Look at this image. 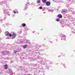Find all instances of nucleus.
<instances>
[{
  "instance_id": "nucleus-1",
  "label": "nucleus",
  "mask_w": 75,
  "mask_h": 75,
  "mask_svg": "<svg viewBox=\"0 0 75 75\" xmlns=\"http://www.w3.org/2000/svg\"><path fill=\"white\" fill-rule=\"evenodd\" d=\"M5 34L6 36H8V35H9L10 37H11L12 36V35L10 34V33L8 32H6L5 33Z\"/></svg>"
},
{
  "instance_id": "nucleus-2",
  "label": "nucleus",
  "mask_w": 75,
  "mask_h": 75,
  "mask_svg": "<svg viewBox=\"0 0 75 75\" xmlns=\"http://www.w3.org/2000/svg\"><path fill=\"white\" fill-rule=\"evenodd\" d=\"M62 13L63 14H65V13H68V10L67 9H64V10H62Z\"/></svg>"
},
{
  "instance_id": "nucleus-3",
  "label": "nucleus",
  "mask_w": 75,
  "mask_h": 75,
  "mask_svg": "<svg viewBox=\"0 0 75 75\" xmlns=\"http://www.w3.org/2000/svg\"><path fill=\"white\" fill-rule=\"evenodd\" d=\"M65 36L64 35H63L61 37V40H65Z\"/></svg>"
},
{
  "instance_id": "nucleus-4",
  "label": "nucleus",
  "mask_w": 75,
  "mask_h": 75,
  "mask_svg": "<svg viewBox=\"0 0 75 75\" xmlns=\"http://www.w3.org/2000/svg\"><path fill=\"white\" fill-rule=\"evenodd\" d=\"M46 6H50V4H51L50 2L48 1L46 2Z\"/></svg>"
},
{
  "instance_id": "nucleus-5",
  "label": "nucleus",
  "mask_w": 75,
  "mask_h": 75,
  "mask_svg": "<svg viewBox=\"0 0 75 75\" xmlns=\"http://www.w3.org/2000/svg\"><path fill=\"white\" fill-rule=\"evenodd\" d=\"M16 34L13 33L12 35L13 37L12 38H14L16 37Z\"/></svg>"
},
{
  "instance_id": "nucleus-6",
  "label": "nucleus",
  "mask_w": 75,
  "mask_h": 75,
  "mask_svg": "<svg viewBox=\"0 0 75 75\" xmlns=\"http://www.w3.org/2000/svg\"><path fill=\"white\" fill-rule=\"evenodd\" d=\"M57 16L58 17H59V18H62V16L61 14H59Z\"/></svg>"
},
{
  "instance_id": "nucleus-7",
  "label": "nucleus",
  "mask_w": 75,
  "mask_h": 75,
  "mask_svg": "<svg viewBox=\"0 0 75 75\" xmlns=\"http://www.w3.org/2000/svg\"><path fill=\"white\" fill-rule=\"evenodd\" d=\"M42 2L43 3H47V0H42Z\"/></svg>"
},
{
  "instance_id": "nucleus-8",
  "label": "nucleus",
  "mask_w": 75,
  "mask_h": 75,
  "mask_svg": "<svg viewBox=\"0 0 75 75\" xmlns=\"http://www.w3.org/2000/svg\"><path fill=\"white\" fill-rule=\"evenodd\" d=\"M7 64H5V69H7Z\"/></svg>"
},
{
  "instance_id": "nucleus-9",
  "label": "nucleus",
  "mask_w": 75,
  "mask_h": 75,
  "mask_svg": "<svg viewBox=\"0 0 75 75\" xmlns=\"http://www.w3.org/2000/svg\"><path fill=\"white\" fill-rule=\"evenodd\" d=\"M27 47V45H25L23 46V48L25 49V48Z\"/></svg>"
},
{
  "instance_id": "nucleus-10",
  "label": "nucleus",
  "mask_w": 75,
  "mask_h": 75,
  "mask_svg": "<svg viewBox=\"0 0 75 75\" xmlns=\"http://www.w3.org/2000/svg\"><path fill=\"white\" fill-rule=\"evenodd\" d=\"M25 6V8L24 10H26V9L27 8V5L26 4Z\"/></svg>"
},
{
  "instance_id": "nucleus-11",
  "label": "nucleus",
  "mask_w": 75,
  "mask_h": 75,
  "mask_svg": "<svg viewBox=\"0 0 75 75\" xmlns=\"http://www.w3.org/2000/svg\"><path fill=\"white\" fill-rule=\"evenodd\" d=\"M21 25L23 26V27H25V26L26 25L25 24V23H22Z\"/></svg>"
},
{
  "instance_id": "nucleus-12",
  "label": "nucleus",
  "mask_w": 75,
  "mask_h": 75,
  "mask_svg": "<svg viewBox=\"0 0 75 75\" xmlns=\"http://www.w3.org/2000/svg\"><path fill=\"white\" fill-rule=\"evenodd\" d=\"M13 13L14 14H16V13H18V11H14Z\"/></svg>"
},
{
  "instance_id": "nucleus-13",
  "label": "nucleus",
  "mask_w": 75,
  "mask_h": 75,
  "mask_svg": "<svg viewBox=\"0 0 75 75\" xmlns=\"http://www.w3.org/2000/svg\"><path fill=\"white\" fill-rule=\"evenodd\" d=\"M37 3H41V1L40 0H39L38 1H37Z\"/></svg>"
},
{
  "instance_id": "nucleus-14",
  "label": "nucleus",
  "mask_w": 75,
  "mask_h": 75,
  "mask_svg": "<svg viewBox=\"0 0 75 75\" xmlns=\"http://www.w3.org/2000/svg\"><path fill=\"white\" fill-rule=\"evenodd\" d=\"M48 11H54V10H53V9H52V10L49 9L48 10Z\"/></svg>"
},
{
  "instance_id": "nucleus-15",
  "label": "nucleus",
  "mask_w": 75,
  "mask_h": 75,
  "mask_svg": "<svg viewBox=\"0 0 75 75\" xmlns=\"http://www.w3.org/2000/svg\"><path fill=\"white\" fill-rule=\"evenodd\" d=\"M59 21V18H57L56 19V21Z\"/></svg>"
},
{
  "instance_id": "nucleus-16",
  "label": "nucleus",
  "mask_w": 75,
  "mask_h": 75,
  "mask_svg": "<svg viewBox=\"0 0 75 75\" xmlns=\"http://www.w3.org/2000/svg\"><path fill=\"white\" fill-rule=\"evenodd\" d=\"M13 52H14V53H16V52H17V51H16V50H14L13 51Z\"/></svg>"
},
{
  "instance_id": "nucleus-17",
  "label": "nucleus",
  "mask_w": 75,
  "mask_h": 75,
  "mask_svg": "<svg viewBox=\"0 0 75 75\" xmlns=\"http://www.w3.org/2000/svg\"><path fill=\"white\" fill-rule=\"evenodd\" d=\"M42 7L41 6L40 7V10L42 9Z\"/></svg>"
},
{
  "instance_id": "nucleus-18",
  "label": "nucleus",
  "mask_w": 75,
  "mask_h": 75,
  "mask_svg": "<svg viewBox=\"0 0 75 75\" xmlns=\"http://www.w3.org/2000/svg\"><path fill=\"white\" fill-rule=\"evenodd\" d=\"M44 10H45V8H44L42 9V11H44Z\"/></svg>"
},
{
  "instance_id": "nucleus-19",
  "label": "nucleus",
  "mask_w": 75,
  "mask_h": 75,
  "mask_svg": "<svg viewBox=\"0 0 75 75\" xmlns=\"http://www.w3.org/2000/svg\"><path fill=\"white\" fill-rule=\"evenodd\" d=\"M21 33H22V32L21 31H20V32H19V34H21Z\"/></svg>"
},
{
  "instance_id": "nucleus-20",
  "label": "nucleus",
  "mask_w": 75,
  "mask_h": 75,
  "mask_svg": "<svg viewBox=\"0 0 75 75\" xmlns=\"http://www.w3.org/2000/svg\"><path fill=\"white\" fill-rule=\"evenodd\" d=\"M26 41H27V42H26V43H28L29 42V41H27V40H26Z\"/></svg>"
},
{
  "instance_id": "nucleus-21",
  "label": "nucleus",
  "mask_w": 75,
  "mask_h": 75,
  "mask_svg": "<svg viewBox=\"0 0 75 75\" xmlns=\"http://www.w3.org/2000/svg\"><path fill=\"white\" fill-rule=\"evenodd\" d=\"M1 32V29H0V33Z\"/></svg>"
},
{
  "instance_id": "nucleus-22",
  "label": "nucleus",
  "mask_w": 75,
  "mask_h": 75,
  "mask_svg": "<svg viewBox=\"0 0 75 75\" xmlns=\"http://www.w3.org/2000/svg\"><path fill=\"white\" fill-rule=\"evenodd\" d=\"M40 58V56H38V57H37L38 58Z\"/></svg>"
},
{
  "instance_id": "nucleus-23",
  "label": "nucleus",
  "mask_w": 75,
  "mask_h": 75,
  "mask_svg": "<svg viewBox=\"0 0 75 75\" xmlns=\"http://www.w3.org/2000/svg\"><path fill=\"white\" fill-rule=\"evenodd\" d=\"M8 15H9V16H10V14H8Z\"/></svg>"
},
{
  "instance_id": "nucleus-24",
  "label": "nucleus",
  "mask_w": 75,
  "mask_h": 75,
  "mask_svg": "<svg viewBox=\"0 0 75 75\" xmlns=\"http://www.w3.org/2000/svg\"><path fill=\"white\" fill-rule=\"evenodd\" d=\"M29 3H28H28H27V4H29Z\"/></svg>"
},
{
  "instance_id": "nucleus-25",
  "label": "nucleus",
  "mask_w": 75,
  "mask_h": 75,
  "mask_svg": "<svg viewBox=\"0 0 75 75\" xmlns=\"http://www.w3.org/2000/svg\"><path fill=\"white\" fill-rule=\"evenodd\" d=\"M43 13H45V12H43Z\"/></svg>"
},
{
  "instance_id": "nucleus-26",
  "label": "nucleus",
  "mask_w": 75,
  "mask_h": 75,
  "mask_svg": "<svg viewBox=\"0 0 75 75\" xmlns=\"http://www.w3.org/2000/svg\"><path fill=\"white\" fill-rule=\"evenodd\" d=\"M25 41H26V40H25V41H24V42H25Z\"/></svg>"
},
{
  "instance_id": "nucleus-27",
  "label": "nucleus",
  "mask_w": 75,
  "mask_h": 75,
  "mask_svg": "<svg viewBox=\"0 0 75 75\" xmlns=\"http://www.w3.org/2000/svg\"><path fill=\"white\" fill-rule=\"evenodd\" d=\"M28 43H29V44H30V42H29Z\"/></svg>"
},
{
  "instance_id": "nucleus-28",
  "label": "nucleus",
  "mask_w": 75,
  "mask_h": 75,
  "mask_svg": "<svg viewBox=\"0 0 75 75\" xmlns=\"http://www.w3.org/2000/svg\"><path fill=\"white\" fill-rule=\"evenodd\" d=\"M73 33L74 34V33H75V32H73Z\"/></svg>"
},
{
  "instance_id": "nucleus-29",
  "label": "nucleus",
  "mask_w": 75,
  "mask_h": 75,
  "mask_svg": "<svg viewBox=\"0 0 75 75\" xmlns=\"http://www.w3.org/2000/svg\"><path fill=\"white\" fill-rule=\"evenodd\" d=\"M7 53H9V52H8Z\"/></svg>"
},
{
  "instance_id": "nucleus-30",
  "label": "nucleus",
  "mask_w": 75,
  "mask_h": 75,
  "mask_svg": "<svg viewBox=\"0 0 75 75\" xmlns=\"http://www.w3.org/2000/svg\"><path fill=\"white\" fill-rule=\"evenodd\" d=\"M35 75H36V74H34Z\"/></svg>"
},
{
  "instance_id": "nucleus-31",
  "label": "nucleus",
  "mask_w": 75,
  "mask_h": 75,
  "mask_svg": "<svg viewBox=\"0 0 75 75\" xmlns=\"http://www.w3.org/2000/svg\"><path fill=\"white\" fill-rule=\"evenodd\" d=\"M53 0V1H54V0Z\"/></svg>"
},
{
  "instance_id": "nucleus-32",
  "label": "nucleus",
  "mask_w": 75,
  "mask_h": 75,
  "mask_svg": "<svg viewBox=\"0 0 75 75\" xmlns=\"http://www.w3.org/2000/svg\"><path fill=\"white\" fill-rule=\"evenodd\" d=\"M27 75H28V74H27Z\"/></svg>"
}]
</instances>
